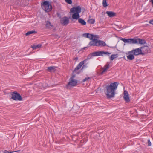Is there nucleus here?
I'll use <instances>...</instances> for the list:
<instances>
[{"label":"nucleus","mask_w":153,"mask_h":153,"mask_svg":"<svg viewBox=\"0 0 153 153\" xmlns=\"http://www.w3.org/2000/svg\"><path fill=\"white\" fill-rule=\"evenodd\" d=\"M46 26L48 28H50L52 27L53 25L49 21H47L46 23Z\"/></svg>","instance_id":"23"},{"label":"nucleus","mask_w":153,"mask_h":153,"mask_svg":"<svg viewBox=\"0 0 153 153\" xmlns=\"http://www.w3.org/2000/svg\"><path fill=\"white\" fill-rule=\"evenodd\" d=\"M81 8L80 6L73 7L70 9V12L71 13H76L79 14L81 12Z\"/></svg>","instance_id":"8"},{"label":"nucleus","mask_w":153,"mask_h":153,"mask_svg":"<svg viewBox=\"0 0 153 153\" xmlns=\"http://www.w3.org/2000/svg\"><path fill=\"white\" fill-rule=\"evenodd\" d=\"M123 98L126 102L128 103L130 102V100L129 94L127 91L126 90L124 91V92Z\"/></svg>","instance_id":"11"},{"label":"nucleus","mask_w":153,"mask_h":153,"mask_svg":"<svg viewBox=\"0 0 153 153\" xmlns=\"http://www.w3.org/2000/svg\"><path fill=\"white\" fill-rule=\"evenodd\" d=\"M75 75H72L71 77H70V79H74V78L75 77Z\"/></svg>","instance_id":"33"},{"label":"nucleus","mask_w":153,"mask_h":153,"mask_svg":"<svg viewBox=\"0 0 153 153\" xmlns=\"http://www.w3.org/2000/svg\"><path fill=\"white\" fill-rule=\"evenodd\" d=\"M74 60H76V61L78 59V57H75V58H74Z\"/></svg>","instance_id":"37"},{"label":"nucleus","mask_w":153,"mask_h":153,"mask_svg":"<svg viewBox=\"0 0 153 153\" xmlns=\"http://www.w3.org/2000/svg\"><path fill=\"white\" fill-rule=\"evenodd\" d=\"M151 0V2L152 4L153 7V0Z\"/></svg>","instance_id":"38"},{"label":"nucleus","mask_w":153,"mask_h":153,"mask_svg":"<svg viewBox=\"0 0 153 153\" xmlns=\"http://www.w3.org/2000/svg\"><path fill=\"white\" fill-rule=\"evenodd\" d=\"M117 54H112L110 57V59L111 60H113L114 58L117 57L116 56H117Z\"/></svg>","instance_id":"26"},{"label":"nucleus","mask_w":153,"mask_h":153,"mask_svg":"<svg viewBox=\"0 0 153 153\" xmlns=\"http://www.w3.org/2000/svg\"><path fill=\"white\" fill-rule=\"evenodd\" d=\"M86 62V60H84L83 61L80 62L78 65L75 68L74 70L73 71V72H76L77 70L80 69L84 64H85Z\"/></svg>","instance_id":"12"},{"label":"nucleus","mask_w":153,"mask_h":153,"mask_svg":"<svg viewBox=\"0 0 153 153\" xmlns=\"http://www.w3.org/2000/svg\"><path fill=\"white\" fill-rule=\"evenodd\" d=\"M37 33V32L35 30H32L28 31L27 33H26L25 35L27 36L30 34H36Z\"/></svg>","instance_id":"22"},{"label":"nucleus","mask_w":153,"mask_h":153,"mask_svg":"<svg viewBox=\"0 0 153 153\" xmlns=\"http://www.w3.org/2000/svg\"><path fill=\"white\" fill-rule=\"evenodd\" d=\"M103 5L104 7H106L108 6L107 4V2L106 0H104L102 2Z\"/></svg>","instance_id":"28"},{"label":"nucleus","mask_w":153,"mask_h":153,"mask_svg":"<svg viewBox=\"0 0 153 153\" xmlns=\"http://www.w3.org/2000/svg\"><path fill=\"white\" fill-rule=\"evenodd\" d=\"M83 36L84 37L89 38L90 40H91L93 37H95V36L90 33H85L83 34Z\"/></svg>","instance_id":"14"},{"label":"nucleus","mask_w":153,"mask_h":153,"mask_svg":"<svg viewBox=\"0 0 153 153\" xmlns=\"http://www.w3.org/2000/svg\"><path fill=\"white\" fill-rule=\"evenodd\" d=\"M103 54L107 55L108 56H109L111 54V53H109L108 52H105L104 51H102V55Z\"/></svg>","instance_id":"27"},{"label":"nucleus","mask_w":153,"mask_h":153,"mask_svg":"<svg viewBox=\"0 0 153 153\" xmlns=\"http://www.w3.org/2000/svg\"><path fill=\"white\" fill-rule=\"evenodd\" d=\"M65 1L67 3L69 4H71L72 3L71 0H65Z\"/></svg>","instance_id":"29"},{"label":"nucleus","mask_w":153,"mask_h":153,"mask_svg":"<svg viewBox=\"0 0 153 153\" xmlns=\"http://www.w3.org/2000/svg\"><path fill=\"white\" fill-rule=\"evenodd\" d=\"M121 40L125 43H128L130 44H134L136 43L135 38L134 39H125L122 38Z\"/></svg>","instance_id":"7"},{"label":"nucleus","mask_w":153,"mask_h":153,"mask_svg":"<svg viewBox=\"0 0 153 153\" xmlns=\"http://www.w3.org/2000/svg\"><path fill=\"white\" fill-rule=\"evenodd\" d=\"M118 85L117 82H115L106 86L105 94L107 98L110 99L114 97L115 94V91L117 89Z\"/></svg>","instance_id":"1"},{"label":"nucleus","mask_w":153,"mask_h":153,"mask_svg":"<svg viewBox=\"0 0 153 153\" xmlns=\"http://www.w3.org/2000/svg\"><path fill=\"white\" fill-rule=\"evenodd\" d=\"M91 40L89 42L88 45L89 46H96L97 47H104L106 46V44L104 41L98 40L95 37H93Z\"/></svg>","instance_id":"2"},{"label":"nucleus","mask_w":153,"mask_h":153,"mask_svg":"<svg viewBox=\"0 0 153 153\" xmlns=\"http://www.w3.org/2000/svg\"><path fill=\"white\" fill-rule=\"evenodd\" d=\"M148 146H151V142L149 140V139L148 140Z\"/></svg>","instance_id":"34"},{"label":"nucleus","mask_w":153,"mask_h":153,"mask_svg":"<svg viewBox=\"0 0 153 153\" xmlns=\"http://www.w3.org/2000/svg\"><path fill=\"white\" fill-rule=\"evenodd\" d=\"M90 79V78L89 77H86L85 79H83L82 81L83 82H85L86 81H88V79Z\"/></svg>","instance_id":"31"},{"label":"nucleus","mask_w":153,"mask_h":153,"mask_svg":"<svg viewBox=\"0 0 153 153\" xmlns=\"http://www.w3.org/2000/svg\"><path fill=\"white\" fill-rule=\"evenodd\" d=\"M74 13L72 15V18L73 19L77 20L79 19L80 15L79 14L77 13Z\"/></svg>","instance_id":"18"},{"label":"nucleus","mask_w":153,"mask_h":153,"mask_svg":"<svg viewBox=\"0 0 153 153\" xmlns=\"http://www.w3.org/2000/svg\"><path fill=\"white\" fill-rule=\"evenodd\" d=\"M128 53L129 54L127 56V58L130 60L134 59V55L133 53H129V52H128Z\"/></svg>","instance_id":"19"},{"label":"nucleus","mask_w":153,"mask_h":153,"mask_svg":"<svg viewBox=\"0 0 153 153\" xmlns=\"http://www.w3.org/2000/svg\"><path fill=\"white\" fill-rule=\"evenodd\" d=\"M13 152H14V151H12V152H11V151L9 152V151H7V150H5L4 151V153H11Z\"/></svg>","instance_id":"32"},{"label":"nucleus","mask_w":153,"mask_h":153,"mask_svg":"<svg viewBox=\"0 0 153 153\" xmlns=\"http://www.w3.org/2000/svg\"><path fill=\"white\" fill-rule=\"evenodd\" d=\"M141 50L142 55H144L148 52H150V49L149 47L147 46H144L143 47H140Z\"/></svg>","instance_id":"9"},{"label":"nucleus","mask_w":153,"mask_h":153,"mask_svg":"<svg viewBox=\"0 0 153 153\" xmlns=\"http://www.w3.org/2000/svg\"><path fill=\"white\" fill-rule=\"evenodd\" d=\"M92 56L91 55V53L90 54H89V55H88V56H87V59H85V60H86V61L89 59H90L92 56Z\"/></svg>","instance_id":"30"},{"label":"nucleus","mask_w":153,"mask_h":153,"mask_svg":"<svg viewBox=\"0 0 153 153\" xmlns=\"http://www.w3.org/2000/svg\"><path fill=\"white\" fill-rule=\"evenodd\" d=\"M77 81L76 79H69V82L66 85L67 88L68 89H71L72 87L76 85Z\"/></svg>","instance_id":"4"},{"label":"nucleus","mask_w":153,"mask_h":153,"mask_svg":"<svg viewBox=\"0 0 153 153\" xmlns=\"http://www.w3.org/2000/svg\"><path fill=\"white\" fill-rule=\"evenodd\" d=\"M19 151H20V150H18L17 151H15L14 152H19Z\"/></svg>","instance_id":"39"},{"label":"nucleus","mask_w":153,"mask_h":153,"mask_svg":"<svg viewBox=\"0 0 153 153\" xmlns=\"http://www.w3.org/2000/svg\"><path fill=\"white\" fill-rule=\"evenodd\" d=\"M87 22L88 23L90 24H93L94 23L95 20L93 19H90L88 20Z\"/></svg>","instance_id":"25"},{"label":"nucleus","mask_w":153,"mask_h":153,"mask_svg":"<svg viewBox=\"0 0 153 153\" xmlns=\"http://www.w3.org/2000/svg\"><path fill=\"white\" fill-rule=\"evenodd\" d=\"M110 67V65L109 64L107 63L106 65H105L103 68V70L102 71L101 73V74H102L103 73L105 72Z\"/></svg>","instance_id":"16"},{"label":"nucleus","mask_w":153,"mask_h":153,"mask_svg":"<svg viewBox=\"0 0 153 153\" xmlns=\"http://www.w3.org/2000/svg\"><path fill=\"white\" fill-rule=\"evenodd\" d=\"M41 6L43 9L46 12H50L52 9L51 3L47 1L44 2L42 4Z\"/></svg>","instance_id":"3"},{"label":"nucleus","mask_w":153,"mask_h":153,"mask_svg":"<svg viewBox=\"0 0 153 153\" xmlns=\"http://www.w3.org/2000/svg\"><path fill=\"white\" fill-rule=\"evenodd\" d=\"M11 95V98L14 100L19 101L22 100V98L20 94L16 91L12 92Z\"/></svg>","instance_id":"5"},{"label":"nucleus","mask_w":153,"mask_h":153,"mask_svg":"<svg viewBox=\"0 0 153 153\" xmlns=\"http://www.w3.org/2000/svg\"><path fill=\"white\" fill-rule=\"evenodd\" d=\"M106 13L110 17H113L116 16V13L112 11H107Z\"/></svg>","instance_id":"15"},{"label":"nucleus","mask_w":153,"mask_h":153,"mask_svg":"<svg viewBox=\"0 0 153 153\" xmlns=\"http://www.w3.org/2000/svg\"><path fill=\"white\" fill-rule=\"evenodd\" d=\"M55 67L54 66H50L48 67L47 69V71L49 72H51L54 71L55 70Z\"/></svg>","instance_id":"21"},{"label":"nucleus","mask_w":153,"mask_h":153,"mask_svg":"<svg viewBox=\"0 0 153 153\" xmlns=\"http://www.w3.org/2000/svg\"><path fill=\"white\" fill-rule=\"evenodd\" d=\"M91 55L94 56H103V55H102V51L94 52L91 53Z\"/></svg>","instance_id":"17"},{"label":"nucleus","mask_w":153,"mask_h":153,"mask_svg":"<svg viewBox=\"0 0 153 153\" xmlns=\"http://www.w3.org/2000/svg\"><path fill=\"white\" fill-rule=\"evenodd\" d=\"M83 65V66L82 67V69H84V68H86L87 67V64H84V65Z\"/></svg>","instance_id":"35"},{"label":"nucleus","mask_w":153,"mask_h":153,"mask_svg":"<svg viewBox=\"0 0 153 153\" xmlns=\"http://www.w3.org/2000/svg\"><path fill=\"white\" fill-rule=\"evenodd\" d=\"M149 23L151 24H152V25H153V20H152L150 21Z\"/></svg>","instance_id":"36"},{"label":"nucleus","mask_w":153,"mask_h":153,"mask_svg":"<svg viewBox=\"0 0 153 153\" xmlns=\"http://www.w3.org/2000/svg\"><path fill=\"white\" fill-rule=\"evenodd\" d=\"M135 40L136 42L135 44H145L146 42L144 39L135 38Z\"/></svg>","instance_id":"13"},{"label":"nucleus","mask_w":153,"mask_h":153,"mask_svg":"<svg viewBox=\"0 0 153 153\" xmlns=\"http://www.w3.org/2000/svg\"><path fill=\"white\" fill-rule=\"evenodd\" d=\"M69 22V19L66 17H63L61 19L60 23L63 25H66Z\"/></svg>","instance_id":"10"},{"label":"nucleus","mask_w":153,"mask_h":153,"mask_svg":"<svg viewBox=\"0 0 153 153\" xmlns=\"http://www.w3.org/2000/svg\"><path fill=\"white\" fill-rule=\"evenodd\" d=\"M78 21L79 23L82 25H86V22L82 18L79 19Z\"/></svg>","instance_id":"20"},{"label":"nucleus","mask_w":153,"mask_h":153,"mask_svg":"<svg viewBox=\"0 0 153 153\" xmlns=\"http://www.w3.org/2000/svg\"><path fill=\"white\" fill-rule=\"evenodd\" d=\"M41 44H38V45H32L31 46V47L33 49H36L38 48H40L41 47Z\"/></svg>","instance_id":"24"},{"label":"nucleus","mask_w":153,"mask_h":153,"mask_svg":"<svg viewBox=\"0 0 153 153\" xmlns=\"http://www.w3.org/2000/svg\"><path fill=\"white\" fill-rule=\"evenodd\" d=\"M141 53L142 52L140 47L134 49H133V50L129 51V53H133L134 56L142 55L143 53Z\"/></svg>","instance_id":"6"}]
</instances>
